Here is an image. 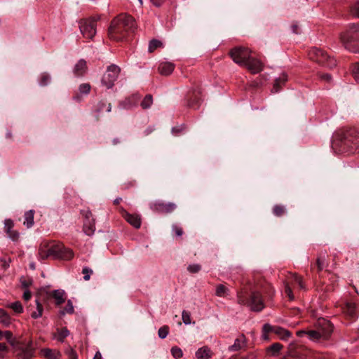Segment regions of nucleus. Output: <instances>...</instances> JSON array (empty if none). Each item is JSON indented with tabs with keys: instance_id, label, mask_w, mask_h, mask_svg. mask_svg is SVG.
Listing matches in <instances>:
<instances>
[{
	"instance_id": "a878e982",
	"label": "nucleus",
	"mask_w": 359,
	"mask_h": 359,
	"mask_svg": "<svg viewBox=\"0 0 359 359\" xmlns=\"http://www.w3.org/2000/svg\"><path fill=\"white\" fill-rule=\"evenodd\" d=\"M95 231V220L84 222L83 231L88 236H92Z\"/></svg>"
},
{
	"instance_id": "473e14b6",
	"label": "nucleus",
	"mask_w": 359,
	"mask_h": 359,
	"mask_svg": "<svg viewBox=\"0 0 359 359\" xmlns=\"http://www.w3.org/2000/svg\"><path fill=\"white\" fill-rule=\"evenodd\" d=\"M163 47V43L157 39H152L149 43L148 50L150 53L154 52L156 48Z\"/></svg>"
},
{
	"instance_id": "7ed1b4c3",
	"label": "nucleus",
	"mask_w": 359,
	"mask_h": 359,
	"mask_svg": "<svg viewBox=\"0 0 359 359\" xmlns=\"http://www.w3.org/2000/svg\"><path fill=\"white\" fill-rule=\"evenodd\" d=\"M39 255L42 259L53 257L54 258L71 259L74 257L73 251L71 249L54 242L41 244L39 250Z\"/></svg>"
},
{
	"instance_id": "4468645a",
	"label": "nucleus",
	"mask_w": 359,
	"mask_h": 359,
	"mask_svg": "<svg viewBox=\"0 0 359 359\" xmlns=\"http://www.w3.org/2000/svg\"><path fill=\"white\" fill-rule=\"evenodd\" d=\"M243 66L245 67L252 74H257L263 69V64L262 62L258 59L251 57V55Z\"/></svg>"
},
{
	"instance_id": "dca6fc26",
	"label": "nucleus",
	"mask_w": 359,
	"mask_h": 359,
	"mask_svg": "<svg viewBox=\"0 0 359 359\" xmlns=\"http://www.w3.org/2000/svg\"><path fill=\"white\" fill-rule=\"evenodd\" d=\"M88 67L86 60L81 59L75 65L73 72L76 76H83L87 72Z\"/></svg>"
},
{
	"instance_id": "338daca9",
	"label": "nucleus",
	"mask_w": 359,
	"mask_h": 359,
	"mask_svg": "<svg viewBox=\"0 0 359 359\" xmlns=\"http://www.w3.org/2000/svg\"><path fill=\"white\" fill-rule=\"evenodd\" d=\"M119 142H120V141H119V140H118V139H117V138H116V139H114V140H113V143H114V144H118V143H119Z\"/></svg>"
},
{
	"instance_id": "6ab92c4d",
	"label": "nucleus",
	"mask_w": 359,
	"mask_h": 359,
	"mask_svg": "<svg viewBox=\"0 0 359 359\" xmlns=\"http://www.w3.org/2000/svg\"><path fill=\"white\" fill-rule=\"evenodd\" d=\"M123 217L132 226H133L136 229H139L141 226V219L139 217L138 215H132L128 212H126L123 215Z\"/></svg>"
},
{
	"instance_id": "de8ad7c7",
	"label": "nucleus",
	"mask_w": 359,
	"mask_h": 359,
	"mask_svg": "<svg viewBox=\"0 0 359 359\" xmlns=\"http://www.w3.org/2000/svg\"><path fill=\"white\" fill-rule=\"evenodd\" d=\"M82 273L84 275V280H88L90 279V275L93 273V271L88 267H84L82 270Z\"/></svg>"
},
{
	"instance_id": "a211bd4d",
	"label": "nucleus",
	"mask_w": 359,
	"mask_h": 359,
	"mask_svg": "<svg viewBox=\"0 0 359 359\" xmlns=\"http://www.w3.org/2000/svg\"><path fill=\"white\" fill-rule=\"evenodd\" d=\"M106 109V111L109 112L111 110V105L110 103H107L104 101H100L97 103L94 111L96 121L100 119L102 111Z\"/></svg>"
},
{
	"instance_id": "c85d7f7f",
	"label": "nucleus",
	"mask_w": 359,
	"mask_h": 359,
	"mask_svg": "<svg viewBox=\"0 0 359 359\" xmlns=\"http://www.w3.org/2000/svg\"><path fill=\"white\" fill-rule=\"evenodd\" d=\"M11 323V319L8 314L4 309H0V323L5 327H8Z\"/></svg>"
},
{
	"instance_id": "4be33fe9",
	"label": "nucleus",
	"mask_w": 359,
	"mask_h": 359,
	"mask_svg": "<svg viewBox=\"0 0 359 359\" xmlns=\"http://www.w3.org/2000/svg\"><path fill=\"white\" fill-rule=\"evenodd\" d=\"M212 356V351L208 346H203L196 352V357L198 359H209Z\"/></svg>"
},
{
	"instance_id": "412c9836",
	"label": "nucleus",
	"mask_w": 359,
	"mask_h": 359,
	"mask_svg": "<svg viewBox=\"0 0 359 359\" xmlns=\"http://www.w3.org/2000/svg\"><path fill=\"white\" fill-rule=\"evenodd\" d=\"M273 332L276 334L282 340H287L292 335L290 331L278 326H274Z\"/></svg>"
},
{
	"instance_id": "3c124183",
	"label": "nucleus",
	"mask_w": 359,
	"mask_h": 359,
	"mask_svg": "<svg viewBox=\"0 0 359 359\" xmlns=\"http://www.w3.org/2000/svg\"><path fill=\"white\" fill-rule=\"evenodd\" d=\"M8 237L14 241H16L19 238V233L16 231L11 230V233H7Z\"/></svg>"
},
{
	"instance_id": "aec40b11",
	"label": "nucleus",
	"mask_w": 359,
	"mask_h": 359,
	"mask_svg": "<svg viewBox=\"0 0 359 359\" xmlns=\"http://www.w3.org/2000/svg\"><path fill=\"white\" fill-rule=\"evenodd\" d=\"M41 354L46 359H59L60 357V353L58 351L50 348L42 349Z\"/></svg>"
},
{
	"instance_id": "423d86ee",
	"label": "nucleus",
	"mask_w": 359,
	"mask_h": 359,
	"mask_svg": "<svg viewBox=\"0 0 359 359\" xmlns=\"http://www.w3.org/2000/svg\"><path fill=\"white\" fill-rule=\"evenodd\" d=\"M340 40L345 48L353 53H359V47L354 43L359 41V25L353 24L340 34Z\"/></svg>"
},
{
	"instance_id": "680f3d73",
	"label": "nucleus",
	"mask_w": 359,
	"mask_h": 359,
	"mask_svg": "<svg viewBox=\"0 0 359 359\" xmlns=\"http://www.w3.org/2000/svg\"><path fill=\"white\" fill-rule=\"evenodd\" d=\"M93 359H102V354L99 351L96 352Z\"/></svg>"
},
{
	"instance_id": "ea45409f",
	"label": "nucleus",
	"mask_w": 359,
	"mask_h": 359,
	"mask_svg": "<svg viewBox=\"0 0 359 359\" xmlns=\"http://www.w3.org/2000/svg\"><path fill=\"white\" fill-rule=\"evenodd\" d=\"M171 353H172V356L176 359H179V358H182L183 355L182 349L177 346L172 347L171 348Z\"/></svg>"
},
{
	"instance_id": "052dcab7",
	"label": "nucleus",
	"mask_w": 359,
	"mask_h": 359,
	"mask_svg": "<svg viewBox=\"0 0 359 359\" xmlns=\"http://www.w3.org/2000/svg\"><path fill=\"white\" fill-rule=\"evenodd\" d=\"M7 350V346L4 343H0V352H5Z\"/></svg>"
},
{
	"instance_id": "393cba45",
	"label": "nucleus",
	"mask_w": 359,
	"mask_h": 359,
	"mask_svg": "<svg viewBox=\"0 0 359 359\" xmlns=\"http://www.w3.org/2000/svg\"><path fill=\"white\" fill-rule=\"evenodd\" d=\"M297 334L299 337L302 336V334H308L309 339H311L312 340H318L320 338H323V336H321V334H320V331L318 330V329H316V330H310L308 332L299 331V332H297Z\"/></svg>"
},
{
	"instance_id": "2eb2a0df",
	"label": "nucleus",
	"mask_w": 359,
	"mask_h": 359,
	"mask_svg": "<svg viewBox=\"0 0 359 359\" xmlns=\"http://www.w3.org/2000/svg\"><path fill=\"white\" fill-rule=\"evenodd\" d=\"M342 309L346 317L351 319H355L358 317V308L355 303L346 302Z\"/></svg>"
},
{
	"instance_id": "2f4dec72",
	"label": "nucleus",
	"mask_w": 359,
	"mask_h": 359,
	"mask_svg": "<svg viewBox=\"0 0 359 359\" xmlns=\"http://www.w3.org/2000/svg\"><path fill=\"white\" fill-rule=\"evenodd\" d=\"M36 311L31 313L32 318L36 319L40 318L43 314V306L40 304L39 300H36Z\"/></svg>"
},
{
	"instance_id": "f257e3e1",
	"label": "nucleus",
	"mask_w": 359,
	"mask_h": 359,
	"mask_svg": "<svg viewBox=\"0 0 359 359\" xmlns=\"http://www.w3.org/2000/svg\"><path fill=\"white\" fill-rule=\"evenodd\" d=\"M135 29L134 18L129 15L122 13L111 21L108 29V36L112 41H121L125 39L130 33L133 32Z\"/></svg>"
},
{
	"instance_id": "bf43d9fd",
	"label": "nucleus",
	"mask_w": 359,
	"mask_h": 359,
	"mask_svg": "<svg viewBox=\"0 0 359 359\" xmlns=\"http://www.w3.org/2000/svg\"><path fill=\"white\" fill-rule=\"evenodd\" d=\"M353 10L354 11V13L359 18V2L356 3L353 6Z\"/></svg>"
},
{
	"instance_id": "09e8293b",
	"label": "nucleus",
	"mask_w": 359,
	"mask_h": 359,
	"mask_svg": "<svg viewBox=\"0 0 359 359\" xmlns=\"http://www.w3.org/2000/svg\"><path fill=\"white\" fill-rule=\"evenodd\" d=\"M353 74L355 81L359 83V62L354 65Z\"/></svg>"
},
{
	"instance_id": "1a4fd4ad",
	"label": "nucleus",
	"mask_w": 359,
	"mask_h": 359,
	"mask_svg": "<svg viewBox=\"0 0 359 359\" xmlns=\"http://www.w3.org/2000/svg\"><path fill=\"white\" fill-rule=\"evenodd\" d=\"M120 71L121 69L118 66L115 65H109L102 76V84L108 89L112 88L119 75Z\"/></svg>"
},
{
	"instance_id": "c03bdc74",
	"label": "nucleus",
	"mask_w": 359,
	"mask_h": 359,
	"mask_svg": "<svg viewBox=\"0 0 359 359\" xmlns=\"http://www.w3.org/2000/svg\"><path fill=\"white\" fill-rule=\"evenodd\" d=\"M50 81V77L47 74H43L41 76L39 83L41 86H44L49 83Z\"/></svg>"
},
{
	"instance_id": "5701e85b",
	"label": "nucleus",
	"mask_w": 359,
	"mask_h": 359,
	"mask_svg": "<svg viewBox=\"0 0 359 359\" xmlns=\"http://www.w3.org/2000/svg\"><path fill=\"white\" fill-rule=\"evenodd\" d=\"M65 292L62 290H53L52 292V297L55 300V304L57 305H60L65 301Z\"/></svg>"
},
{
	"instance_id": "58836bf2",
	"label": "nucleus",
	"mask_w": 359,
	"mask_h": 359,
	"mask_svg": "<svg viewBox=\"0 0 359 359\" xmlns=\"http://www.w3.org/2000/svg\"><path fill=\"white\" fill-rule=\"evenodd\" d=\"M169 333V327L167 325H164L159 328L158 334L161 339H165Z\"/></svg>"
},
{
	"instance_id": "39448f33",
	"label": "nucleus",
	"mask_w": 359,
	"mask_h": 359,
	"mask_svg": "<svg viewBox=\"0 0 359 359\" xmlns=\"http://www.w3.org/2000/svg\"><path fill=\"white\" fill-rule=\"evenodd\" d=\"M339 146L344 152L359 151V132L355 129L346 130L341 135Z\"/></svg>"
},
{
	"instance_id": "cd10ccee",
	"label": "nucleus",
	"mask_w": 359,
	"mask_h": 359,
	"mask_svg": "<svg viewBox=\"0 0 359 359\" xmlns=\"http://www.w3.org/2000/svg\"><path fill=\"white\" fill-rule=\"evenodd\" d=\"M244 343V336L241 335L240 337L237 338L233 345L229 347V351H237L240 350L243 346Z\"/></svg>"
},
{
	"instance_id": "e2e57ef3",
	"label": "nucleus",
	"mask_w": 359,
	"mask_h": 359,
	"mask_svg": "<svg viewBox=\"0 0 359 359\" xmlns=\"http://www.w3.org/2000/svg\"><path fill=\"white\" fill-rule=\"evenodd\" d=\"M298 29H299V27L297 25H293L292 26V32L295 34H298Z\"/></svg>"
},
{
	"instance_id": "8fccbe9b",
	"label": "nucleus",
	"mask_w": 359,
	"mask_h": 359,
	"mask_svg": "<svg viewBox=\"0 0 359 359\" xmlns=\"http://www.w3.org/2000/svg\"><path fill=\"white\" fill-rule=\"evenodd\" d=\"M316 264L317 267L319 271H321L326 266L325 261L321 259L320 257H318L316 260Z\"/></svg>"
},
{
	"instance_id": "20e7f679",
	"label": "nucleus",
	"mask_w": 359,
	"mask_h": 359,
	"mask_svg": "<svg viewBox=\"0 0 359 359\" xmlns=\"http://www.w3.org/2000/svg\"><path fill=\"white\" fill-rule=\"evenodd\" d=\"M3 338H5L13 346L14 352L18 359H31L33 356L34 349L32 341L14 343L13 334L10 331L4 332Z\"/></svg>"
},
{
	"instance_id": "4d7b16f0",
	"label": "nucleus",
	"mask_w": 359,
	"mask_h": 359,
	"mask_svg": "<svg viewBox=\"0 0 359 359\" xmlns=\"http://www.w3.org/2000/svg\"><path fill=\"white\" fill-rule=\"evenodd\" d=\"M151 2L155 6H161L165 0H150Z\"/></svg>"
},
{
	"instance_id": "f03ea898",
	"label": "nucleus",
	"mask_w": 359,
	"mask_h": 359,
	"mask_svg": "<svg viewBox=\"0 0 359 359\" xmlns=\"http://www.w3.org/2000/svg\"><path fill=\"white\" fill-rule=\"evenodd\" d=\"M262 292H265V290L258 287L251 288L249 292L243 289L238 292V302L254 311H261L264 308Z\"/></svg>"
},
{
	"instance_id": "9d476101",
	"label": "nucleus",
	"mask_w": 359,
	"mask_h": 359,
	"mask_svg": "<svg viewBox=\"0 0 359 359\" xmlns=\"http://www.w3.org/2000/svg\"><path fill=\"white\" fill-rule=\"evenodd\" d=\"M229 55L235 63L243 66L249 60L251 52L248 48L238 46L230 50Z\"/></svg>"
},
{
	"instance_id": "6e6d98bb",
	"label": "nucleus",
	"mask_w": 359,
	"mask_h": 359,
	"mask_svg": "<svg viewBox=\"0 0 359 359\" xmlns=\"http://www.w3.org/2000/svg\"><path fill=\"white\" fill-rule=\"evenodd\" d=\"M68 355H69V359H77V358H78L76 353L72 349H71L69 351Z\"/></svg>"
},
{
	"instance_id": "a18cd8bd",
	"label": "nucleus",
	"mask_w": 359,
	"mask_h": 359,
	"mask_svg": "<svg viewBox=\"0 0 359 359\" xmlns=\"http://www.w3.org/2000/svg\"><path fill=\"white\" fill-rule=\"evenodd\" d=\"M13 227V222L8 219H6L4 222V230L6 233H11L12 228Z\"/></svg>"
},
{
	"instance_id": "6e6552de",
	"label": "nucleus",
	"mask_w": 359,
	"mask_h": 359,
	"mask_svg": "<svg viewBox=\"0 0 359 359\" xmlns=\"http://www.w3.org/2000/svg\"><path fill=\"white\" fill-rule=\"evenodd\" d=\"M96 19H82L79 21V29L83 36L92 39L96 34Z\"/></svg>"
},
{
	"instance_id": "864d4df0",
	"label": "nucleus",
	"mask_w": 359,
	"mask_h": 359,
	"mask_svg": "<svg viewBox=\"0 0 359 359\" xmlns=\"http://www.w3.org/2000/svg\"><path fill=\"white\" fill-rule=\"evenodd\" d=\"M318 76L321 80L325 81L327 82H330L332 79L331 75L329 74L319 73Z\"/></svg>"
},
{
	"instance_id": "c9c22d12",
	"label": "nucleus",
	"mask_w": 359,
	"mask_h": 359,
	"mask_svg": "<svg viewBox=\"0 0 359 359\" xmlns=\"http://www.w3.org/2000/svg\"><path fill=\"white\" fill-rule=\"evenodd\" d=\"M81 215L84 217L85 220L84 222H88V221H94V218L93 217V214L91 211L89 209H84L81 210Z\"/></svg>"
},
{
	"instance_id": "69168bd1",
	"label": "nucleus",
	"mask_w": 359,
	"mask_h": 359,
	"mask_svg": "<svg viewBox=\"0 0 359 359\" xmlns=\"http://www.w3.org/2000/svg\"><path fill=\"white\" fill-rule=\"evenodd\" d=\"M121 201V198H116L114 201V204H118L120 201Z\"/></svg>"
},
{
	"instance_id": "72a5a7b5",
	"label": "nucleus",
	"mask_w": 359,
	"mask_h": 359,
	"mask_svg": "<svg viewBox=\"0 0 359 359\" xmlns=\"http://www.w3.org/2000/svg\"><path fill=\"white\" fill-rule=\"evenodd\" d=\"M286 212V208L282 205H276L273 208V213L277 217H281Z\"/></svg>"
},
{
	"instance_id": "4c0bfd02",
	"label": "nucleus",
	"mask_w": 359,
	"mask_h": 359,
	"mask_svg": "<svg viewBox=\"0 0 359 359\" xmlns=\"http://www.w3.org/2000/svg\"><path fill=\"white\" fill-rule=\"evenodd\" d=\"M282 344L279 343H274L269 348V351H271L273 355H276L278 353V352L282 349Z\"/></svg>"
},
{
	"instance_id": "a19ab883",
	"label": "nucleus",
	"mask_w": 359,
	"mask_h": 359,
	"mask_svg": "<svg viewBox=\"0 0 359 359\" xmlns=\"http://www.w3.org/2000/svg\"><path fill=\"white\" fill-rule=\"evenodd\" d=\"M90 88L89 83H82L79 86V90L80 93L87 95L90 93Z\"/></svg>"
},
{
	"instance_id": "37998d69",
	"label": "nucleus",
	"mask_w": 359,
	"mask_h": 359,
	"mask_svg": "<svg viewBox=\"0 0 359 359\" xmlns=\"http://www.w3.org/2000/svg\"><path fill=\"white\" fill-rule=\"evenodd\" d=\"M182 317L183 323L185 325H189V324L191 323V314H190L189 312H188L187 311H182Z\"/></svg>"
},
{
	"instance_id": "c756f323",
	"label": "nucleus",
	"mask_w": 359,
	"mask_h": 359,
	"mask_svg": "<svg viewBox=\"0 0 359 359\" xmlns=\"http://www.w3.org/2000/svg\"><path fill=\"white\" fill-rule=\"evenodd\" d=\"M69 334V330L67 329V327H62L60 330H57V334H55V338L63 342L64 339L68 337Z\"/></svg>"
},
{
	"instance_id": "9b49d317",
	"label": "nucleus",
	"mask_w": 359,
	"mask_h": 359,
	"mask_svg": "<svg viewBox=\"0 0 359 359\" xmlns=\"http://www.w3.org/2000/svg\"><path fill=\"white\" fill-rule=\"evenodd\" d=\"M294 283H297L300 289H305V286L304 285L302 278L295 273H290V276L287 278V282L285 285V292L287 294L290 300L291 301L294 299V296L292 294L290 284H292Z\"/></svg>"
},
{
	"instance_id": "13d9d810",
	"label": "nucleus",
	"mask_w": 359,
	"mask_h": 359,
	"mask_svg": "<svg viewBox=\"0 0 359 359\" xmlns=\"http://www.w3.org/2000/svg\"><path fill=\"white\" fill-rule=\"evenodd\" d=\"M32 297L31 292L29 290H25L23 293V298L25 301H28Z\"/></svg>"
},
{
	"instance_id": "f8f14e48",
	"label": "nucleus",
	"mask_w": 359,
	"mask_h": 359,
	"mask_svg": "<svg viewBox=\"0 0 359 359\" xmlns=\"http://www.w3.org/2000/svg\"><path fill=\"white\" fill-rule=\"evenodd\" d=\"M177 208L174 203L156 201L150 205V208L155 212L168 214L172 212Z\"/></svg>"
},
{
	"instance_id": "ddd939ff",
	"label": "nucleus",
	"mask_w": 359,
	"mask_h": 359,
	"mask_svg": "<svg viewBox=\"0 0 359 359\" xmlns=\"http://www.w3.org/2000/svg\"><path fill=\"white\" fill-rule=\"evenodd\" d=\"M316 326L323 336V339H327L333 331L332 325L325 318L318 319Z\"/></svg>"
},
{
	"instance_id": "f704fd0d",
	"label": "nucleus",
	"mask_w": 359,
	"mask_h": 359,
	"mask_svg": "<svg viewBox=\"0 0 359 359\" xmlns=\"http://www.w3.org/2000/svg\"><path fill=\"white\" fill-rule=\"evenodd\" d=\"M153 103V98L151 95H147L145 96L144 100L141 102V107L143 109H148L151 107Z\"/></svg>"
},
{
	"instance_id": "e433bc0d",
	"label": "nucleus",
	"mask_w": 359,
	"mask_h": 359,
	"mask_svg": "<svg viewBox=\"0 0 359 359\" xmlns=\"http://www.w3.org/2000/svg\"><path fill=\"white\" fill-rule=\"evenodd\" d=\"M9 307L17 313H21L23 311L22 306L20 302H15L11 304Z\"/></svg>"
},
{
	"instance_id": "79ce46f5",
	"label": "nucleus",
	"mask_w": 359,
	"mask_h": 359,
	"mask_svg": "<svg viewBox=\"0 0 359 359\" xmlns=\"http://www.w3.org/2000/svg\"><path fill=\"white\" fill-rule=\"evenodd\" d=\"M201 266L198 264H192L188 266L187 271L191 273H196L200 271Z\"/></svg>"
},
{
	"instance_id": "49530a36",
	"label": "nucleus",
	"mask_w": 359,
	"mask_h": 359,
	"mask_svg": "<svg viewBox=\"0 0 359 359\" xmlns=\"http://www.w3.org/2000/svg\"><path fill=\"white\" fill-rule=\"evenodd\" d=\"M74 306H73V304H72V302L69 300L67 302V306L65 308L64 311L62 312V314H65V313H74Z\"/></svg>"
},
{
	"instance_id": "bb28decb",
	"label": "nucleus",
	"mask_w": 359,
	"mask_h": 359,
	"mask_svg": "<svg viewBox=\"0 0 359 359\" xmlns=\"http://www.w3.org/2000/svg\"><path fill=\"white\" fill-rule=\"evenodd\" d=\"M287 80V76L286 74L283 73L281 75H280V76L278 79H276L275 81L273 91L275 93H277L279 90L280 86L282 84L285 83V82Z\"/></svg>"
},
{
	"instance_id": "0e129e2a",
	"label": "nucleus",
	"mask_w": 359,
	"mask_h": 359,
	"mask_svg": "<svg viewBox=\"0 0 359 359\" xmlns=\"http://www.w3.org/2000/svg\"><path fill=\"white\" fill-rule=\"evenodd\" d=\"M21 283L24 287H28L29 284L26 281H21Z\"/></svg>"
},
{
	"instance_id": "b1692460",
	"label": "nucleus",
	"mask_w": 359,
	"mask_h": 359,
	"mask_svg": "<svg viewBox=\"0 0 359 359\" xmlns=\"http://www.w3.org/2000/svg\"><path fill=\"white\" fill-rule=\"evenodd\" d=\"M34 211L32 210L25 212L24 215L25 220L23 222V224L25 225L27 228H30L34 225Z\"/></svg>"
},
{
	"instance_id": "774afa93",
	"label": "nucleus",
	"mask_w": 359,
	"mask_h": 359,
	"mask_svg": "<svg viewBox=\"0 0 359 359\" xmlns=\"http://www.w3.org/2000/svg\"><path fill=\"white\" fill-rule=\"evenodd\" d=\"M4 332L0 331V339H3Z\"/></svg>"
},
{
	"instance_id": "603ef678",
	"label": "nucleus",
	"mask_w": 359,
	"mask_h": 359,
	"mask_svg": "<svg viewBox=\"0 0 359 359\" xmlns=\"http://www.w3.org/2000/svg\"><path fill=\"white\" fill-rule=\"evenodd\" d=\"M172 229L175 233L178 236H181L183 234V230L182 227L175 224L172 225Z\"/></svg>"
},
{
	"instance_id": "7c9ffc66",
	"label": "nucleus",
	"mask_w": 359,
	"mask_h": 359,
	"mask_svg": "<svg viewBox=\"0 0 359 359\" xmlns=\"http://www.w3.org/2000/svg\"><path fill=\"white\" fill-rule=\"evenodd\" d=\"M229 294V289L224 285L220 284L217 285L215 294L219 297H224Z\"/></svg>"
},
{
	"instance_id": "0eeeda50",
	"label": "nucleus",
	"mask_w": 359,
	"mask_h": 359,
	"mask_svg": "<svg viewBox=\"0 0 359 359\" xmlns=\"http://www.w3.org/2000/svg\"><path fill=\"white\" fill-rule=\"evenodd\" d=\"M310 60L328 68H333L337 65V60L323 50L312 48L308 53Z\"/></svg>"
},
{
	"instance_id": "f3484780",
	"label": "nucleus",
	"mask_w": 359,
	"mask_h": 359,
	"mask_svg": "<svg viewBox=\"0 0 359 359\" xmlns=\"http://www.w3.org/2000/svg\"><path fill=\"white\" fill-rule=\"evenodd\" d=\"M175 69V65L172 62H161L158 68L160 74L163 76H168L171 74Z\"/></svg>"
},
{
	"instance_id": "5fc2aeb1",
	"label": "nucleus",
	"mask_w": 359,
	"mask_h": 359,
	"mask_svg": "<svg viewBox=\"0 0 359 359\" xmlns=\"http://www.w3.org/2000/svg\"><path fill=\"white\" fill-rule=\"evenodd\" d=\"M274 326H271L269 324H265L263 327V330L265 332H273Z\"/></svg>"
}]
</instances>
